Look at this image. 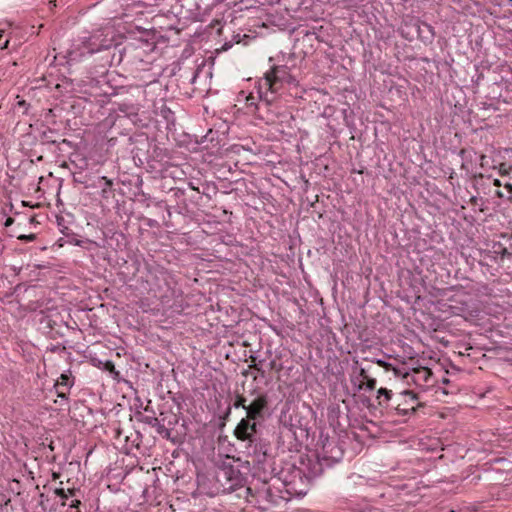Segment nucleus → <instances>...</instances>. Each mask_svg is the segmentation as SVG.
I'll use <instances>...</instances> for the list:
<instances>
[{"instance_id":"0eeeda50","label":"nucleus","mask_w":512,"mask_h":512,"mask_svg":"<svg viewBox=\"0 0 512 512\" xmlns=\"http://www.w3.org/2000/svg\"><path fill=\"white\" fill-rule=\"evenodd\" d=\"M391 394V390L380 388L377 391V399L379 400V404L383 405L384 403H387L391 399Z\"/></svg>"},{"instance_id":"dca6fc26","label":"nucleus","mask_w":512,"mask_h":512,"mask_svg":"<svg viewBox=\"0 0 512 512\" xmlns=\"http://www.w3.org/2000/svg\"><path fill=\"white\" fill-rule=\"evenodd\" d=\"M13 222H14V219H13V218H11V217H8V218L6 219V221H5L4 225H5L6 227H9V226H11V225L13 224Z\"/></svg>"},{"instance_id":"2eb2a0df","label":"nucleus","mask_w":512,"mask_h":512,"mask_svg":"<svg viewBox=\"0 0 512 512\" xmlns=\"http://www.w3.org/2000/svg\"><path fill=\"white\" fill-rule=\"evenodd\" d=\"M359 376L362 378L363 381L368 379L370 376L367 374V371L365 368H361L359 371Z\"/></svg>"},{"instance_id":"f03ea898","label":"nucleus","mask_w":512,"mask_h":512,"mask_svg":"<svg viewBox=\"0 0 512 512\" xmlns=\"http://www.w3.org/2000/svg\"><path fill=\"white\" fill-rule=\"evenodd\" d=\"M402 401L398 402L396 410L399 414L407 415L409 412H414L419 406L417 395L410 390H405L401 393Z\"/></svg>"},{"instance_id":"aec40b11","label":"nucleus","mask_w":512,"mask_h":512,"mask_svg":"<svg viewBox=\"0 0 512 512\" xmlns=\"http://www.w3.org/2000/svg\"><path fill=\"white\" fill-rule=\"evenodd\" d=\"M505 188L508 189L510 192H512V184L507 183L505 185Z\"/></svg>"},{"instance_id":"a211bd4d","label":"nucleus","mask_w":512,"mask_h":512,"mask_svg":"<svg viewBox=\"0 0 512 512\" xmlns=\"http://www.w3.org/2000/svg\"><path fill=\"white\" fill-rule=\"evenodd\" d=\"M34 238V235H29V236H26V235H22L19 237V239H33Z\"/></svg>"},{"instance_id":"4468645a","label":"nucleus","mask_w":512,"mask_h":512,"mask_svg":"<svg viewBox=\"0 0 512 512\" xmlns=\"http://www.w3.org/2000/svg\"><path fill=\"white\" fill-rule=\"evenodd\" d=\"M55 494L58 495L59 497H61L62 499L67 498V494L65 493L64 489H62V488L56 489Z\"/></svg>"},{"instance_id":"412c9836","label":"nucleus","mask_w":512,"mask_h":512,"mask_svg":"<svg viewBox=\"0 0 512 512\" xmlns=\"http://www.w3.org/2000/svg\"><path fill=\"white\" fill-rule=\"evenodd\" d=\"M494 185H495V186H500V185H501V183H500V181H499L498 179H495V180H494Z\"/></svg>"},{"instance_id":"1a4fd4ad","label":"nucleus","mask_w":512,"mask_h":512,"mask_svg":"<svg viewBox=\"0 0 512 512\" xmlns=\"http://www.w3.org/2000/svg\"><path fill=\"white\" fill-rule=\"evenodd\" d=\"M234 407L235 408H240L241 407V408L246 410L247 405H246L245 397H243L242 395H237L236 400L234 402Z\"/></svg>"},{"instance_id":"20e7f679","label":"nucleus","mask_w":512,"mask_h":512,"mask_svg":"<svg viewBox=\"0 0 512 512\" xmlns=\"http://www.w3.org/2000/svg\"><path fill=\"white\" fill-rule=\"evenodd\" d=\"M405 377L410 378L417 386L422 387L430 384L432 372L427 367H417L407 373Z\"/></svg>"},{"instance_id":"5701e85b","label":"nucleus","mask_w":512,"mask_h":512,"mask_svg":"<svg viewBox=\"0 0 512 512\" xmlns=\"http://www.w3.org/2000/svg\"><path fill=\"white\" fill-rule=\"evenodd\" d=\"M78 504H80V501L76 500L75 503H73L71 506L76 507Z\"/></svg>"},{"instance_id":"6ab92c4d","label":"nucleus","mask_w":512,"mask_h":512,"mask_svg":"<svg viewBox=\"0 0 512 512\" xmlns=\"http://www.w3.org/2000/svg\"><path fill=\"white\" fill-rule=\"evenodd\" d=\"M377 364L382 366V367H385L387 365V363L383 360H377Z\"/></svg>"},{"instance_id":"f257e3e1","label":"nucleus","mask_w":512,"mask_h":512,"mask_svg":"<svg viewBox=\"0 0 512 512\" xmlns=\"http://www.w3.org/2000/svg\"><path fill=\"white\" fill-rule=\"evenodd\" d=\"M291 76L288 67L273 66L264 77L258 81L257 93L260 101L264 102L267 106L275 100V94L282 88L285 82H290Z\"/></svg>"},{"instance_id":"9d476101","label":"nucleus","mask_w":512,"mask_h":512,"mask_svg":"<svg viewBox=\"0 0 512 512\" xmlns=\"http://www.w3.org/2000/svg\"><path fill=\"white\" fill-rule=\"evenodd\" d=\"M101 180L104 181L105 187L102 189V195L105 197L106 193L113 186V181L106 176H102Z\"/></svg>"},{"instance_id":"423d86ee","label":"nucleus","mask_w":512,"mask_h":512,"mask_svg":"<svg viewBox=\"0 0 512 512\" xmlns=\"http://www.w3.org/2000/svg\"><path fill=\"white\" fill-rule=\"evenodd\" d=\"M73 386V380H71L68 374H61L57 382L55 383V389L58 397L67 398L69 389Z\"/></svg>"},{"instance_id":"f3484780","label":"nucleus","mask_w":512,"mask_h":512,"mask_svg":"<svg viewBox=\"0 0 512 512\" xmlns=\"http://www.w3.org/2000/svg\"><path fill=\"white\" fill-rule=\"evenodd\" d=\"M251 369H255L257 370L258 372H261L262 374L264 373L261 369V367L258 365V364H252L249 366Z\"/></svg>"},{"instance_id":"39448f33","label":"nucleus","mask_w":512,"mask_h":512,"mask_svg":"<svg viewBox=\"0 0 512 512\" xmlns=\"http://www.w3.org/2000/svg\"><path fill=\"white\" fill-rule=\"evenodd\" d=\"M268 401L266 395H260L253 402L247 406V418L253 421L257 420L262 411L267 407Z\"/></svg>"},{"instance_id":"ddd939ff","label":"nucleus","mask_w":512,"mask_h":512,"mask_svg":"<svg viewBox=\"0 0 512 512\" xmlns=\"http://www.w3.org/2000/svg\"><path fill=\"white\" fill-rule=\"evenodd\" d=\"M155 421V424L157 425V431L158 433L162 434L163 432H168L167 429L165 428V426L163 424H160L158 419H154Z\"/></svg>"},{"instance_id":"7ed1b4c3","label":"nucleus","mask_w":512,"mask_h":512,"mask_svg":"<svg viewBox=\"0 0 512 512\" xmlns=\"http://www.w3.org/2000/svg\"><path fill=\"white\" fill-rule=\"evenodd\" d=\"M251 419L243 418L235 428L234 434L237 439L242 441H253V436L256 433V423H250Z\"/></svg>"},{"instance_id":"6e6552de","label":"nucleus","mask_w":512,"mask_h":512,"mask_svg":"<svg viewBox=\"0 0 512 512\" xmlns=\"http://www.w3.org/2000/svg\"><path fill=\"white\" fill-rule=\"evenodd\" d=\"M255 99H256V98H255L252 94H250V95H248V96L246 97V106H247V107H248L252 112H256V111L259 109L258 105H257V104H256V102H255Z\"/></svg>"},{"instance_id":"4be33fe9","label":"nucleus","mask_w":512,"mask_h":512,"mask_svg":"<svg viewBox=\"0 0 512 512\" xmlns=\"http://www.w3.org/2000/svg\"><path fill=\"white\" fill-rule=\"evenodd\" d=\"M496 195H497L498 197H500V198H502V197H503V193H502L501 191H497V192H496Z\"/></svg>"},{"instance_id":"9b49d317","label":"nucleus","mask_w":512,"mask_h":512,"mask_svg":"<svg viewBox=\"0 0 512 512\" xmlns=\"http://www.w3.org/2000/svg\"><path fill=\"white\" fill-rule=\"evenodd\" d=\"M512 171V166L506 163H501L499 166V172L501 175H508Z\"/></svg>"},{"instance_id":"393cba45","label":"nucleus","mask_w":512,"mask_h":512,"mask_svg":"<svg viewBox=\"0 0 512 512\" xmlns=\"http://www.w3.org/2000/svg\"><path fill=\"white\" fill-rule=\"evenodd\" d=\"M190 187H191L192 189H194V190H197V189L194 187V185H192V184H190Z\"/></svg>"},{"instance_id":"b1692460","label":"nucleus","mask_w":512,"mask_h":512,"mask_svg":"<svg viewBox=\"0 0 512 512\" xmlns=\"http://www.w3.org/2000/svg\"><path fill=\"white\" fill-rule=\"evenodd\" d=\"M485 158H486V156H485V155H481V156H480V159H481V161H482V162H483V161H485Z\"/></svg>"},{"instance_id":"f8f14e48","label":"nucleus","mask_w":512,"mask_h":512,"mask_svg":"<svg viewBox=\"0 0 512 512\" xmlns=\"http://www.w3.org/2000/svg\"><path fill=\"white\" fill-rule=\"evenodd\" d=\"M364 382L367 389L374 390L376 388V379L369 377Z\"/></svg>"}]
</instances>
